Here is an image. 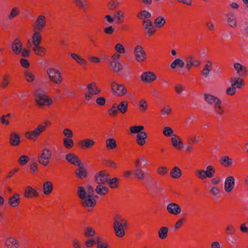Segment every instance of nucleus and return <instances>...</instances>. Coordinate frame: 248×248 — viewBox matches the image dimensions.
Instances as JSON below:
<instances>
[{"label": "nucleus", "instance_id": "ea45409f", "mask_svg": "<svg viewBox=\"0 0 248 248\" xmlns=\"http://www.w3.org/2000/svg\"><path fill=\"white\" fill-rule=\"evenodd\" d=\"M166 23V20L164 17L161 16L157 17L154 21L155 27L158 28H162Z\"/></svg>", "mask_w": 248, "mask_h": 248}, {"label": "nucleus", "instance_id": "6e6552de", "mask_svg": "<svg viewBox=\"0 0 248 248\" xmlns=\"http://www.w3.org/2000/svg\"><path fill=\"white\" fill-rule=\"evenodd\" d=\"M98 196H92L87 195L84 200L81 201V203L83 207H93L96 204V200L95 198H97Z\"/></svg>", "mask_w": 248, "mask_h": 248}, {"label": "nucleus", "instance_id": "5fc2aeb1", "mask_svg": "<svg viewBox=\"0 0 248 248\" xmlns=\"http://www.w3.org/2000/svg\"><path fill=\"white\" fill-rule=\"evenodd\" d=\"M114 17L116 19V23H120L122 22L121 17H124V14L121 11H117L113 14Z\"/></svg>", "mask_w": 248, "mask_h": 248}, {"label": "nucleus", "instance_id": "774afa93", "mask_svg": "<svg viewBox=\"0 0 248 248\" xmlns=\"http://www.w3.org/2000/svg\"><path fill=\"white\" fill-rule=\"evenodd\" d=\"M226 92V93L228 95H233L236 93V88H235L234 87L232 86V85H231V87H230L227 89Z\"/></svg>", "mask_w": 248, "mask_h": 248}, {"label": "nucleus", "instance_id": "37998d69", "mask_svg": "<svg viewBox=\"0 0 248 248\" xmlns=\"http://www.w3.org/2000/svg\"><path fill=\"white\" fill-rule=\"evenodd\" d=\"M204 171L206 176L208 178H212L216 172L215 169L211 165L207 166L206 169Z\"/></svg>", "mask_w": 248, "mask_h": 248}, {"label": "nucleus", "instance_id": "f03ea898", "mask_svg": "<svg viewBox=\"0 0 248 248\" xmlns=\"http://www.w3.org/2000/svg\"><path fill=\"white\" fill-rule=\"evenodd\" d=\"M44 124L45 125L40 124L38 125V127L31 132L29 131L26 132L25 133L26 137L30 140H35L36 138L39 136L42 132L46 130V125L50 124L51 123L48 121H46Z\"/></svg>", "mask_w": 248, "mask_h": 248}, {"label": "nucleus", "instance_id": "a18cd8bd", "mask_svg": "<svg viewBox=\"0 0 248 248\" xmlns=\"http://www.w3.org/2000/svg\"><path fill=\"white\" fill-rule=\"evenodd\" d=\"M32 49L36 55L43 56L45 54L46 51L45 48L42 46H40L39 45L38 46H34Z\"/></svg>", "mask_w": 248, "mask_h": 248}, {"label": "nucleus", "instance_id": "b1692460", "mask_svg": "<svg viewBox=\"0 0 248 248\" xmlns=\"http://www.w3.org/2000/svg\"><path fill=\"white\" fill-rule=\"evenodd\" d=\"M230 82L232 86L234 87L236 89H240L244 85V80L240 78H230Z\"/></svg>", "mask_w": 248, "mask_h": 248}, {"label": "nucleus", "instance_id": "c03bdc74", "mask_svg": "<svg viewBox=\"0 0 248 248\" xmlns=\"http://www.w3.org/2000/svg\"><path fill=\"white\" fill-rule=\"evenodd\" d=\"M10 76L9 75H5L2 76V80L0 84V86L3 89L6 88L10 83Z\"/></svg>", "mask_w": 248, "mask_h": 248}, {"label": "nucleus", "instance_id": "ddd939ff", "mask_svg": "<svg viewBox=\"0 0 248 248\" xmlns=\"http://www.w3.org/2000/svg\"><path fill=\"white\" fill-rule=\"evenodd\" d=\"M205 101L210 105H220L221 101L218 97L210 94L205 93L203 95Z\"/></svg>", "mask_w": 248, "mask_h": 248}, {"label": "nucleus", "instance_id": "c756f323", "mask_svg": "<svg viewBox=\"0 0 248 248\" xmlns=\"http://www.w3.org/2000/svg\"><path fill=\"white\" fill-rule=\"evenodd\" d=\"M212 66V62L210 61H207L206 63L204 65V67L202 71V74L204 77L207 78L208 77L209 73L211 70Z\"/></svg>", "mask_w": 248, "mask_h": 248}, {"label": "nucleus", "instance_id": "bb28decb", "mask_svg": "<svg viewBox=\"0 0 248 248\" xmlns=\"http://www.w3.org/2000/svg\"><path fill=\"white\" fill-rule=\"evenodd\" d=\"M24 196L27 198L36 197L38 196V193L31 187L28 186L25 190Z\"/></svg>", "mask_w": 248, "mask_h": 248}, {"label": "nucleus", "instance_id": "1a4fd4ad", "mask_svg": "<svg viewBox=\"0 0 248 248\" xmlns=\"http://www.w3.org/2000/svg\"><path fill=\"white\" fill-rule=\"evenodd\" d=\"M134 53L136 59L139 62H142L145 60L146 53L141 46H137L135 48Z\"/></svg>", "mask_w": 248, "mask_h": 248}, {"label": "nucleus", "instance_id": "4d7b16f0", "mask_svg": "<svg viewBox=\"0 0 248 248\" xmlns=\"http://www.w3.org/2000/svg\"><path fill=\"white\" fill-rule=\"evenodd\" d=\"M227 22L229 26L232 28H235L236 26V20L234 15H232L231 17L227 19Z\"/></svg>", "mask_w": 248, "mask_h": 248}, {"label": "nucleus", "instance_id": "603ef678", "mask_svg": "<svg viewBox=\"0 0 248 248\" xmlns=\"http://www.w3.org/2000/svg\"><path fill=\"white\" fill-rule=\"evenodd\" d=\"M144 126L142 125L133 126L130 127V131L132 133H140L142 132V130L144 129Z\"/></svg>", "mask_w": 248, "mask_h": 248}, {"label": "nucleus", "instance_id": "2f4dec72", "mask_svg": "<svg viewBox=\"0 0 248 248\" xmlns=\"http://www.w3.org/2000/svg\"><path fill=\"white\" fill-rule=\"evenodd\" d=\"M53 185L50 181L46 182L43 185V192L46 195H49L52 191Z\"/></svg>", "mask_w": 248, "mask_h": 248}, {"label": "nucleus", "instance_id": "338daca9", "mask_svg": "<svg viewBox=\"0 0 248 248\" xmlns=\"http://www.w3.org/2000/svg\"><path fill=\"white\" fill-rule=\"evenodd\" d=\"M115 49L118 52L120 53H124L125 51L124 47L120 43H118L115 46Z\"/></svg>", "mask_w": 248, "mask_h": 248}, {"label": "nucleus", "instance_id": "49530a36", "mask_svg": "<svg viewBox=\"0 0 248 248\" xmlns=\"http://www.w3.org/2000/svg\"><path fill=\"white\" fill-rule=\"evenodd\" d=\"M84 235L86 237H92L95 235V232L93 228L87 227L85 228Z\"/></svg>", "mask_w": 248, "mask_h": 248}, {"label": "nucleus", "instance_id": "7c9ffc66", "mask_svg": "<svg viewBox=\"0 0 248 248\" xmlns=\"http://www.w3.org/2000/svg\"><path fill=\"white\" fill-rule=\"evenodd\" d=\"M32 44L34 46H38L39 45L42 40L40 33L38 31H34L32 37Z\"/></svg>", "mask_w": 248, "mask_h": 248}, {"label": "nucleus", "instance_id": "f257e3e1", "mask_svg": "<svg viewBox=\"0 0 248 248\" xmlns=\"http://www.w3.org/2000/svg\"><path fill=\"white\" fill-rule=\"evenodd\" d=\"M35 100L37 104L40 106L49 105L52 101L45 94V92L41 90H37L34 93Z\"/></svg>", "mask_w": 248, "mask_h": 248}, {"label": "nucleus", "instance_id": "6ab92c4d", "mask_svg": "<svg viewBox=\"0 0 248 248\" xmlns=\"http://www.w3.org/2000/svg\"><path fill=\"white\" fill-rule=\"evenodd\" d=\"M65 159L67 162L75 166L81 163V160L74 153H69L65 155Z\"/></svg>", "mask_w": 248, "mask_h": 248}, {"label": "nucleus", "instance_id": "8fccbe9b", "mask_svg": "<svg viewBox=\"0 0 248 248\" xmlns=\"http://www.w3.org/2000/svg\"><path fill=\"white\" fill-rule=\"evenodd\" d=\"M71 56L73 59L75 60L76 62L79 64L85 65L87 63L85 60H84L80 56H78L77 54L71 53Z\"/></svg>", "mask_w": 248, "mask_h": 248}, {"label": "nucleus", "instance_id": "a19ab883", "mask_svg": "<svg viewBox=\"0 0 248 248\" xmlns=\"http://www.w3.org/2000/svg\"><path fill=\"white\" fill-rule=\"evenodd\" d=\"M138 18L141 19H150L151 17V14L150 12L146 10H141L137 15Z\"/></svg>", "mask_w": 248, "mask_h": 248}, {"label": "nucleus", "instance_id": "6e6d98bb", "mask_svg": "<svg viewBox=\"0 0 248 248\" xmlns=\"http://www.w3.org/2000/svg\"><path fill=\"white\" fill-rule=\"evenodd\" d=\"M196 176L201 180L205 179L207 178L204 170H197L195 171Z\"/></svg>", "mask_w": 248, "mask_h": 248}, {"label": "nucleus", "instance_id": "09e8293b", "mask_svg": "<svg viewBox=\"0 0 248 248\" xmlns=\"http://www.w3.org/2000/svg\"><path fill=\"white\" fill-rule=\"evenodd\" d=\"M74 145V141L70 138H65L63 139V145L67 149L72 148Z\"/></svg>", "mask_w": 248, "mask_h": 248}, {"label": "nucleus", "instance_id": "e433bc0d", "mask_svg": "<svg viewBox=\"0 0 248 248\" xmlns=\"http://www.w3.org/2000/svg\"><path fill=\"white\" fill-rule=\"evenodd\" d=\"M181 175V170L178 167H173L170 172V175L173 178H179Z\"/></svg>", "mask_w": 248, "mask_h": 248}, {"label": "nucleus", "instance_id": "423d86ee", "mask_svg": "<svg viewBox=\"0 0 248 248\" xmlns=\"http://www.w3.org/2000/svg\"><path fill=\"white\" fill-rule=\"evenodd\" d=\"M142 25L148 36H151L155 33L156 31L155 27L153 25L150 19L143 20Z\"/></svg>", "mask_w": 248, "mask_h": 248}, {"label": "nucleus", "instance_id": "3c124183", "mask_svg": "<svg viewBox=\"0 0 248 248\" xmlns=\"http://www.w3.org/2000/svg\"><path fill=\"white\" fill-rule=\"evenodd\" d=\"M75 2L80 8L84 10L87 9L88 7L87 1L84 0H75Z\"/></svg>", "mask_w": 248, "mask_h": 248}, {"label": "nucleus", "instance_id": "4be33fe9", "mask_svg": "<svg viewBox=\"0 0 248 248\" xmlns=\"http://www.w3.org/2000/svg\"><path fill=\"white\" fill-rule=\"evenodd\" d=\"M94 141L90 139H86L78 141V145L83 149H89L94 144Z\"/></svg>", "mask_w": 248, "mask_h": 248}, {"label": "nucleus", "instance_id": "de8ad7c7", "mask_svg": "<svg viewBox=\"0 0 248 248\" xmlns=\"http://www.w3.org/2000/svg\"><path fill=\"white\" fill-rule=\"evenodd\" d=\"M95 242L97 244V248H101L108 245V244L100 237H97Z\"/></svg>", "mask_w": 248, "mask_h": 248}, {"label": "nucleus", "instance_id": "0e129e2a", "mask_svg": "<svg viewBox=\"0 0 248 248\" xmlns=\"http://www.w3.org/2000/svg\"><path fill=\"white\" fill-rule=\"evenodd\" d=\"M139 106L141 111H145L147 110L148 105L145 99H142L139 102Z\"/></svg>", "mask_w": 248, "mask_h": 248}, {"label": "nucleus", "instance_id": "dca6fc26", "mask_svg": "<svg viewBox=\"0 0 248 248\" xmlns=\"http://www.w3.org/2000/svg\"><path fill=\"white\" fill-rule=\"evenodd\" d=\"M113 228L117 236L122 237L125 234L123 225L118 220L114 221Z\"/></svg>", "mask_w": 248, "mask_h": 248}, {"label": "nucleus", "instance_id": "0eeeda50", "mask_svg": "<svg viewBox=\"0 0 248 248\" xmlns=\"http://www.w3.org/2000/svg\"><path fill=\"white\" fill-rule=\"evenodd\" d=\"M111 88L113 92L119 96L125 95L127 92V90L124 85L119 84L115 82L111 83Z\"/></svg>", "mask_w": 248, "mask_h": 248}, {"label": "nucleus", "instance_id": "20e7f679", "mask_svg": "<svg viewBox=\"0 0 248 248\" xmlns=\"http://www.w3.org/2000/svg\"><path fill=\"white\" fill-rule=\"evenodd\" d=\"M47 73L50 80L56 84H59L62 81L61 73L56 69L49 68L47 70Z\"/></svg>", "mask_w": 248, "mask_h": 248}, {"label": "nucleus", "instance_id": "f8f14e48", "mask_svg": "<svg viewBox=\"0 0 248 248\" xmlns=\"http://www.w3.org/2000/svg\"><path fill=\"white\" fill-rule=\"evenodd\" d=\"M46 18L43 15L39 16L34 23V27L37 31H42L46 27Z\"/></svg>", "mask_w": 248, "mask_h": 248}, {"label": "nucleus", "instance_id": "864d4df0", "mask_svg": "<svg viewBox=\"0 0 248 248\" xmlns=\"http://www.w3.org/2000/svg\"><path fill=\"white\" fill-rule=\"evenodd\" d=\"M24 75L27 82H31L34 79V76L31 72L29 71H26L24 72Z\"/></svg>", "mask_w": 248, "mask_h": 248}, {"label": "nucleus", "instance_id": "393cba45", "mask_svg": "<svg viewBox=\"0 0 248 248\" xmlns=\"http://www.w3.org/2000/svg\"><path fill=\"white\" fill-rule=\"evenodd\" d=\"M19 196V194L18 193L14 194L12 197L9 199V204L13 207L17 206L20 202V198Z\"/></svg>", "mask_w": 248, "mask_h": 248}, {"label": "nucleus", "instance_id": "2eb2a0df", "mask_svg": "<svg viewBox=\"0 0 248 248\" xmlns=\"http://www.w3.org/2000/svg\"><path fill=\"white\" fill-rule=\"evenodd\" d=\"M235 179L233 176L227 177L225 181L224 190L226 192H231L234 186Z\"/></svg>", "mask_w": 248, "mask_h": 248}, {"label": "nucleus", "instance_id": "052dcab7", "mask_svg": "<svg viewBox=\"0 0 248 248\" xmlns=\"http://www.w3.org/2000/svg\"><path fill=\"white\" fill-rule=\"evenodd\" d=\"M29 160L28 156L25 155H21L18 160V163L22 166L26 165Z\"/></svg>", "mask_w": 248, "mask_h": 248}, {"label": "nucleus", "instance_id": "473e14b6", "mask_svg": "<svg viewBox=\"0 0 248 248\" xmlns=\"http://www.w3.org/2000/svg\"><path fill=\"white\" fill-rule=\"evenodd\" d=\"M95 192L100 196H105L108 191V188L107 187L103 186L102 185L98 184L95 188Z\"/></svg>", "mask_w": 248, "mask_h": 248}, {"label": "nucleus", "instance_id": "79ce46f5", "mask_svg": "<svg viewBox=\"0 0 248 248\" xmlns=\"http://www.w3.org/2000/svg\"><path fill=\"white\" fill-rule=\"evenodd\" d=\"M220 163L224 167H229L232 164V160L228 156L222 157L220 161Z\"/></svg>", "mask_w": 248, "mask_h": 248}, {"label": "nucleus", "instance_id": "680f3d73", "mask_svg": "<svg viewBox=\"0 0 248 248\" xmlns=\"http://www.w3.org/2000/svg\"><path fill=\"white\" fill-rule=\"evenodd\" d=\"M19 12V10L17 7L13 8L9 15L8 18L12 19L13 18L16 17L18 14Z\"/></svg>", "mask_w": 248, "mask_h": 248}, {"label": "nucleus", "instance_id": "412c9836", "mask_svg": "<svg viewBox=\"0 0 248 248\" xmlns=\"http://www.w3.org/2000/svg\"><path fill=\"white\" fill-rule=\"evenodd\" d=\"M12 49L16 55L19 54L22 50V44L18 38H16L12 45Z\"/></svg>", "mask_w": 248, "mask_h": 248}, {"label": "nucleus", "instance_id": "72a5a7b5", "mask_svg": "<svg viewBox=\"0 0 248 248\" xmlns=\"http://www.w3.org/2000/svg\"><path fill=\"white\" fill-rule=\"evenodd\" d=\"M134 175L138 180H143L145 176V173L140 168H136L134 170Z\"/></svg>", "mask_w": 248, "mask_h": 248}, {"label": "nucleus", "instance_id": "c85d7f7f", "mask_svg": "<svg viewBox=\"0 0 248 248\" xmlns=\"http://www.w3.org/2000/svg\"><path fill=\"white\" fill-rule=\"evenodd\" d=\"M5 245L7 248H18L19 244L14 238L10 237L6 241Z\"/></svg>", "mask_w": 248, "mask_h": 248}, {"label": "nucleus", "instance_id": "69168bd1", "mask_svg": "<svg viewBox=\"0 0 248 248\" xmlns=\"http://www.w3.org/2000/svg\"><path fill=\"white\" fill-rule=\"evenodd\" d=\"M38 169V164L36 162H33L30 164V170L32 174H36Z\"/></svg>", "mask_w": 248, "mask_h": 248}, {"label": "nucleus", "instance_id": "e2e57ef3", "mask_svg": "<svg viewBox=\"0 0 248 248\" xmlns=\"http://www.w3.org/2000/svg\"><path fill=\"white\" fill-rule=\"evenodd\" d=\"M173 132L172 129L170 127H165L163 131V134L167 137L172 136Z\"/></svg>", "mask_w": 248, "mask_h": 248}, {"label": "nucleus", "instance_id": "39448f33", "mask_svg": "<svg viewBox=\"0 0 248 248\" xmlns=\"http://www.w3.org/2000/svg\"><path fill=\"white\" fill-rule=\"evenodd\" d=\"M109 176L108 173H106L105 170H101L95 175L94 177L95 182L97 184L104 185L108 182Z\"/></svg>", "mask_w": 248, "mask_h": 248}, {"label": "nucleus", "instance_id": "9b49d317", "mask_svg": "<svg viewBox=\"0 0 248 248\" xmlns=\"http://www.w3.org/2000/svg\"><path fill=\"white\" fill-rule=\"evenodd\" d=\"M78 167L75 170L76 177L80 179H83L88 176V172L82 163L78 165Z\"/></svg>", "mask_w": 248, "mask_h": 248}, {"label": "nucleus", "instance_id": "7ed1b4c3", "mask_svg": "<svg viewBox=\"0 0 248 248\" xmlns=\"http://www.w3.org/2000/svg\"><path fill=\"white\" fill-rule=\"evenodd\" d=\"M51 157V152L48 149H44L42 154L38 157L39 163L46 166L49 162Z\"/></svg>", "mask_w": 248, "mask_h": 248}, {"label": "nucleus", "instance_id": "aec40b11", "mask_svg": "<svg viewBox=\"0 0 248 248\" xmlns=\"http://www.w3.org/2000/svg\"><path fill=\"white\" fill-rule=\"evenodd\" d=\"M193 60L192 56H189L186 57L185 59V61L186 62V67L187 69V72L189 71L191 66H194L195 67H198L201 65V62L199 60Z\"/></svg>", "mask_w": 248, "mask_h": 248}, {"label": "nucleus", "instance_id": "c9c22d12", "mask_svg": "<svg viewBox=\"0 0 248 248\" xmlns=\"http://www.w3.org/2000/svg\"><path fill=\"white\" fill-rule=\"evenodd\" d=\"M117 109L123 114L126 113L128 109V102L127 101H122L117 106Z\"/></svg>", "mask_w": 248, "mask_h": 248}, {"label": "nucleus", "instance_id": "4c0bfd02", "mask_svg": "<svg viewBox=\"0 0 248 248\" xmlns=\"http://www.w3.org/2000/svg\"><path fill=\"white\" fill-rule=\"evenodd\" d=\"M169 229L166 227H161L158 232V237L161 239H165L168 236Z\"/></svg>", "mask_w": 248, "mask_h": 248}, {"label": "nucleus", "instance_id": "cd10ccee", "mask_svg": "<svg viewBox=\"0 0 248 248\" xmlns=\"http://www.w3.org/2000/svg\"><path fill=\"white\" fill-rule=\"evenodd\" d=\"M137 142L140 146H143L145 143V139L147 134L145 132H141L136 136Z\"/></svg>", "mask_w": 248, "mask_h": 248}, {"label": "nucleus", "instance_id": "f704fd0d", "mask_svg": "<svg viewBox=\"0 0 248 248\" xmlns=\"http://www.w3.org/2000/svg\"><path fill=\"white\" fill-rule=\"evenodd\" d=\"M106 148L108 150H114L117 147L116 140L113 138H109L106 140Z\"/></svg>", "mask_w": 248, "mask_h": 248}, {"label": "nucleus", "instance_id": "f3484780", "mask_svg": "<svg viewBox=\"0 0 248 248\" xmlns=\"http://www.w3.org/2000/svg\"><path fill=\"white\" fill-rule=\"evenodd\" d=\"M167 211L174 215H177L180 214L181 212V208L180 206L175 203H169L167 206Z\"/></svg>", "mask_w": 248, "mask_h": 248}, {"label": "nucleus", "instance_id": "4468645a", "mask_svg": "<svg viewBox=\"0 0 248 248\" xmlns=\"http://www.w3.org/2000/svg\"><path fill=\"white\" fill-rule=\"evenodd\" d=\"M141 80L145 83H150L156 80V76L152 72H146L142 74Z\"/></svg>", "mask_w": 248, "mask_h": 248}, {"label": "nucleus", "instance_id": "13d9d810", "mask_svg": "<svg viewBox=\"0 0 248 248\" xmlns=\"http://www.w3.org/2000/svg\"><path fill=\"white\" fill-rule=\"evenodd\" d=\"M118 181L119 179L116 177L113 178L112 179L109 180L108 181V184L109 185L110 187L111 188H115L118 187Z\"/></svg>", "mask_w": 248, "mask_h": 248}, {"label": "nucleus", "instance_id": "bf43d9fd", "mask_svg": "<svg viewBox=\"0 0 248 248\" xmlns=\"http://www.w3.org/2000/svg\"><path fill=\"white\" fill-rule=\"evenodd\" d=\"M214 109L217 114L222 116L224 113V110L222 107L219 105H215L214 106Z\"/></svg>", "mask_w": 248, "mask_h": 248}, {"label": "nucleus", "instance_id": "a878e982", "mask_svg": "<svg viewBox=\"0 0 248 248\" xmlns=\"http://www.w3.org/2000/svg\"><path fill=\"white\" fill-rule=\"evenodd\" d=\"M20 142L19 135L17 133L13 132L11 133L10 138V142L11 144L14 146L19 145Z\"/></svg>", "mask_w": 248, "mask_h": 248}, {"label": "nucleus", "instance_id": "58836bf2", "mask_svg": "<svg viewBox=\"0 0 248 248\" xmlns=\"http://www.w3.org/2000/svg\"><path fill=\"white\" fill-rule=\"evenodd\" d=\"M77 195L81 201L87 197V193L84 186H79L78 187Z\"/></svg>", "mask_w": 248, "mask_h": 248}, {"label": "nucleus", "instance_id": "5701e85b", "mask_svg": "<svg viewBox=\"0 0 248 248\" xmlns=\"http://www.w3.org/2000/svg\"><path fill=\"white\" fill-rule=\"evenodd\" d=\"M172 146L177 149H181L183 147V143L180 138L175 134L172 135L171 138Z\"/></svg>", "mask_w": 248, "mask_h": 248}, {"label": "nucleus", "instance_id": "a211bd4d", "mask_svg": "<svg viewBox=\"0 0 248 248\" xmlns=\"http://www.w3.org/2000/svg\"><path fill=\"white\" fill-rule=\"evenodd\" d=\"M233 67L236 71L237 75L239 77H245L248 73L247 68L240 63H234L233 64Z\"/></svg>", "mask_w": 248, "mask_h": 248}, {"label": "nucleus", "instance_id": "9d476101", "mask_svg": "<svg viewBox=\"0 0 248 248\" xmlns=\"http://www.w3.org/2000/svg\"><path fill=\"white\" fill-rule=\"evenodd\" d=\"M151 186L150 187H147V188L149 192L153 195L155 196V194L160 191L163 190L162 187L157 183V182L152 179L150 180Z\"/></svg>", "mask_w": 248, "mask_h": 248}]
</instances>
